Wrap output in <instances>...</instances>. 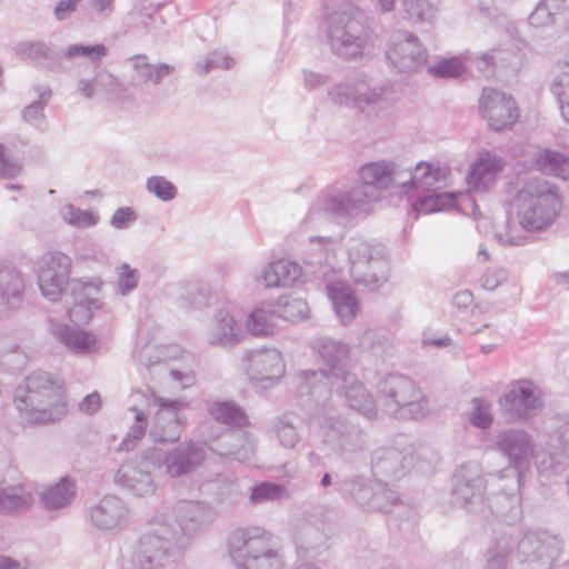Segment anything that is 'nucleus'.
<instances>
[{
  "mask_svg": "<svg viewBox=\"0 0 569 569\" xmlns=\"http://www.w3.org/2000/svg\"><path fill=\"white\" fill-rule=\"evenodd\" d=\"M407 170L391 160L366 163L359 169L361 184L349 190H331L318 197L311 206L305 224L320 227L330 217L356 218L368 212V206L380 199V192L400 187Z\"/></svg>",
  "mask_w": 569,
  "mask_h": 569,
  "instance_id": "f257e3e1",
  "label": "nucleus"
},
{
  "mask_svg": "<svg viewBox=\"0 0 569 569\" xmlns=\"http://www.w3.org/2000/svg\"><path fill=\"white\" fill-rule=\"evenodd\" d=\"M517 221L508 216L495 227V237L503 246L527 243V232H541L556 220L560 210L557 189L542 179L527 181L515 201Z\"/></svg>",
  "mask_w": 569,
  "mask_h": 569,
  "instance_id": "f03ea898",
  "label": "nucleus"
},
{
  "mask_svg": "<svg viewBox=\"0 0 569 569\" xmlns=\"http://www.w3.org/2000/svg\"><path fill=\"white\" fill-rule=\"evenodd\" d=\"M357 0H322L323 21L329 48L346 60L361 59L370 49L373 30Z\"/></svg>",
  "mask_w": 569,
  "mask_h": 569,
  "instance_id": "7ed1b4c3",
  "label": "nucleus"
},
{
  "mask_svg": "<svg viewBox=\"0 0 569 569\" xmlns=\"http://www.w3.org/2000/svg\"><path fill=\"white\" fill-rule=\"evenodd\" d=\"M14 402L22 419L30 423L54 421L64 409L61 387L43 371L31 373L16 389Z\"/></svg>",
  "mask_w": 569,
  "mask_h": 569,
  "instance_id": "20e7f679",
  "label": "nucleus"
},
{
  "mask_svg": "<svg viewBox=\"0 0 569 569\" xmlns=\"http://www.w3.org/2000/svg\"><path fill=\"white\" fill-rule=\"evenodd\" d=\"M312 348L323 366L320 370H303L297 375V388L300 396H309L316 402L325 400L330 393L328 382L348 373L345 366L350 356L349 345L329 337L317 338Z\"/></svg>",
  "mask_w": 569,
  "mask_h": 569,
  "instance_id": "39448f33",
  "label": "nucleus"
},
{
  "mask_svg": "<svg viewBox=\"0 0 569 569\" xmlns=\"http://www.w3.org/2000/svg\"><path fill=\"white\" fill-rule=\"evenodd\" d=\"M378 409L397 419L419 420L429 412V401L409 377L388 373L376 385Z\"/></svg>",
  "mask_w": 569,
  "mask_h": 569,
  "instance_id": "423d86ee",
  "label": "nucleus"
},
{
  "mask_svg": "<svg viewBox=\"0 0 569 569\" xmlns=\"http://www.w3.org/2000/svg\"><path fill=\"white\" fill-rule=\"evenodd\" d=\"M228 551L236 569H282L283 561L271 535L261 528H238L228 538Z\"/></svg>",
  "mask_w": 569,
  "mask_h": 569,
  "instance_id": "0eeeda50",
  "label": "nucleus"
},
{
  "mask_svg": "<svg viewBox=\"0 0 569 569\" xmlns=\"http://www.w3.org/2000/svg\"><path fill=\"white\" fill-rule=\"evenodd\" d=\"M187 546L174 527L164 519L157 517L149 529L141 536L133 563L140 569H156L174 562Z\"/></svg>",
  "mask_w": 569,
  "mask_h": 569,
  "instance_id": "6e6552de",
  "label": "nucleus"
},
{
  "mask_svg": "<svg viewBox=\"0 0 569 569\" xmlns=\"http://www.w3.org/2000/svg\"><path fill=\"white\" fill-rule=\"evenodd\" d=\"M107 53L108 49L102 43L93 46L73 43L68 46L63 52V59L69 61L82 59L93 68L94 76L92 79L80 77L78 80V90L86 99H92L98 94L120 99L126 91L124 86L116 76L107 69L100 68V62Z\"/></svg>",
  "mask_w": 569,
  "mask_h": 569,
  "instance_id": "1a4fd4ad",
  "label": "nucleus"
},
{
  "mask_svg": "<svg viewBox=\"0 0 569 569\" xmlns=\"http://www.w3.org/2000/svg\"><path fill=\"white\" fill-rule=\"evenodd\" d=\"M348 256L350 273L356 283L377 290L387 282L388 254L382 243L353 238L348 246Z\"/></svg>",
  "mask_w": 569,
  "mask_h": 569,
  "instance_id": "9d476101",
  "label": "nucleus"
},
{
  "mask_svg": "<svg viewBox=\"0 0 569 569\" xmlns=\"http://www.w3.org/2000/svg\"><path fill=\"white\" fill-rule=\"evenodd\" d=\"M500 405L508 420L527 422L543 409L545 393L532 380L519 379L510 382Z\"/></svg>",
  "mask_w": 569,
  "mask_h": 569,
  "instance_id": "9b49d317",
  "label": "nucleus"
},
{
  "mask_svg": "<svg viewBox=\"0 0 569 569\" xmlns=\"http://www.w3.org/2000/svg\"><path fill=\"white\" fill-rule=\"evenodd\" d=\"M72 261L60 251L44 252L34 264V274L41 295L51 302L61 299L69 284Z\"/></svg>",
  "mask_w": 569,
  "mask_h": 569,
  "instance_id": "f8f14e48",
  "label": "nucleus"
},
{
  "mask_svg": "<svg viewBox=\"0 0 569 569\" xmlns=\"http://www.w3.org/2000/svg\"><path fill=\"white\" fill-rule=\"evenodd\" d=\"M153 462L161 473L171 478H180L193 473L207 459V446L201 441H183L174 448L162 451L151 449Z\"/></svg>",
  "mask_w": 569,
  "mask_h": 569,
  "instance_id": "ddd939ff",
  "label": "nucleus"
},
{
  "mask_svg": "<svg viewBox=\"0 0 569 569\" xmlns=\"http://www.w3.org/2000/svg\"><path fill=\"white\" fill-rule=\"evenodd\" d=\"M241 363L254 386L264 390L276 386L286 373L282 355L276 348L247 350Z\"/></svg>",
  "mask_w": 569,
  "mask_h": 569,
  "instance_id": "4468645a",
  "label": "nucleus"
},
{
  "mask_svg": "<svg viewBox=\"0 0 569 569\" xmlns=\"http://www.w3.org/2000/svg\"><path fill=\"white\" fill-rule=\"evenodd\" d=\"M161 475L160 468L153 462L151 449L123 463L114 476L116 482L138 497L152 495L156 490V478Z\"/></svg>",
  "mask_w": 569,
  "mask_h": 569,
  "instance_id": "2eb2a0df",
  "label": "nucleus"
},
{
  "mask_svg": "<svg viewBox=\"0 0 569 569\" xmlns=\"http://www.w3.org/2000/svg\"><path fill=\"white\" fill-rule=\"evenodd\" d=\"M322 441L341 453H353L361 450L366 443L361 429L347 419L333 415L332 410L323 408L318 417Z\"/></svg>",
  "mask_w": 569,
  "mask_h": 569,
  "instance_id": "dca6fc26",
  "label": "nucleus"
},
{
  "mask_svg": "<svg viewBox=\"0 0 569 569\" xmlns=\"http://www.w3.org/2000/svg\"><path fill=\"white\" fill-rule=\"evenodd\" d=\"M515 541L516 557L530 569H550L561 550L560 540L548 532H528Z\"/></svg>",
  "mask_w": 569,
  "mask_h": 569,
  "instance_id": "f3484780",
  "label": "nucleus"
},
{
  "mask_svg": "<svg viewBox=\"0 0 569 569\" xmlns=\"http://www.w3.org/2000/svg\"><path fill=\"white\" fill-rule=\"evenodd\" d=\"M152 405L158 409L150 428L151 438L159 443L177 441L184 428L186 417L182 410L188 403L183 399H164L152 395Z\"/></svg>",
  "mask_w": 569,
  "mask_h": 569,
  "instance_id": "a211bd4d",
  "label": "nucleus"
},
{
  "mask_svg": "<svg viewBox=\"0 0 569 569\" xmlns=\"http://www.w3.org/2000/svg\"><path fill=\"white\" fill-rule=\"evenodd\" d=\"M486 479L477 463H466L453 475L452 496L455 503L472 512L483 509Z\"/></svg>",
  "mask_w": 569,
  "mask_h": 569,
  "instance_id": "6ab92c4d",
  "label": "nucleus"
},
{
  "mask_svg": "<svg viewBox=\"0 0 569 569\" xmlns=\"http://www.w3.org/2000/svg\"><path fill=\"white\" fill-rule=\"evenodd\" d=\"M388 61L399 72H411L427 62L428 53L417 36L399 30L390 37L386 52Z\"/></svg>",
  "mask_w": 569,
  "mask_h": 569,
  "instance_id": "aec40b11",
  "label": "nucleus"
},
{
  "mask_svg": "<svg viewBox=\"0 0 569 569\" xmlns=\"http://www.w3.org/2000/svg\"><path fill=\"white\" fill-rule=\"evenodd\" d=\"M482 118L495 131L510 129L519 119L515 99L493 88H485L479 99Z\"/></svg>",
  "mask_w": 569,
  "mask_h": 569,
  "instance_id": "412c9836",
  "label": "nucleus"
},
{
  "mask_svg": "<svg viewBox=\"0 0 569 569\" xmlns=\"http://www.w3.org/2000/svg\"><path fill=\"white\" fill-rule=\"evenodd\" d=\"M496 446L518 470L527 467L535 455L532 437L520 428L499 431L496 436Z\"/></svg>",
  "mask_w": 569,
  "mask_h": 569,
  "instance_id": "4be33fe9",
  "label": "nucleus"
},
{
  "mask_svg": "<svg viewBox=\"0 0 569 569\" xmlns=\"http://www.w3.org/2000/svg\"><path fill=\"white\" fill-rule=\"evenodd\" d=\"M449 170L433 162L420 161L412 170H407L401 189L405 193L442 189L447 186Z\"/></svg>",
  "mask_w": 569,
  "mask_h": 569,
  "instance_id": "5701e85b",
  "label": "nucleus"
},
{
  "mask_svg": "<svg viewBox=\"0 0 569 569\" xmlns=\"http://www.w3.org/2000/svg\"><path fill=\"white\" fill-rule=\"evenodd\" d=\"M128 508L117 496L107 495L89 509L92 526L101 531H114L128 521Z\"/></svg>",
  "mask_w": 569,
  "mask_h": 569,
  "instance_id": "b1692460",
  "label": "nucleus"
},
{
  "mask_svg": "<svg viewBox=\"0 0 569 569\" xmlns=\"http://www.w3.org/2000/svg\"><path fill=\"white\" fill-rule=\"evenodd\" d=\"M244 336L242 326L226 309L218 310L207 329V342L212 347L230 349Z\"/></svg>",
  "mask_w": 569,
  "mask_h": 569,
  "instance_id": "393cba45",
  "label": "nucleus"
},
{
  "mask_svg": "<svg viewBox=\"0 0 569 569\" xmlns=\"http://www.w3.org/2000/svg\"><path fill=\"white\" fill-rule=\"evenodd\" d=\"M177 522L183 535L192 537L212 523L214 509L201 501H181L176 507Z\"/></svg>",
  "mask_w": 569,
  "mask_h": 569,
  "instance_id": "a878e982",
  "label": "nucleus"
},
{
  "mask_svg": "<svg viewBox=\"0 0 569 569\" xmlns=\"http://www.w3.org/2000/svg\"><path fill=\"white\" fill-rule=\"evenodd\" d=\"M505 167L502 158L490 151H482L471 164L468 173L469 188L477 192L490 189Z\"/></svg>",
  "mask_w": 569,
  "mask_h": 569,
  "instance_id": "bb28decb",
  "label": "nucleus"
},
{
  "mask_svg": "<svg viewBox=\"0 0 569 569\" xmlns=\"http://www.w3.org/2000/svg\"><path fill=\"white\" fill-rule=\"evenodd\" d=\"M340 383L348 406L361 413L369 420L378 418V401L367 391L365 386L351 373H342L340 379L335 380Z\"/></svg>",
  "mask_w": 569,
  "mask_h": 569,
  "instance_id": "cd10ccee",
  "label": "nucleus"
},
{
  "mask_svg": "<svg viewBox=\"0 0 569 569\" xmlns=\"http://www.w3.org/2000/svg\"><path fill=\"white\" fill-rule=\"evenodd\" d=\"M302 276V268L295 261L279 259L266 264L256 277L257 284L264 289L288 288Z\"/></svg>",
  "mask_w": 569,
  "mask_h": 569,
  "instance_id": "c85d7f7f",
  "label": "nucleus"
},
{
  "mask_svg": "<svg viewBox=\"0 0 569 569\" xmlns=\"http://www.w3.org/2000/svg\"><path fill=\"white\" fill-rule=\"evenodd\" d=\"M52 335L66 349L74 355H91L100 350L98 338L86 330L69 325H57Z\"/></svg>",
  "mask_w": 569,
  "mask_h": 569,
  "instance_id": "c756f323",
  "label": "nucleus"
},
{
  "mask_svg": "<svg viewBox=\"0 0 569 569\" xmlns=\"http://www.w3.org/2000/svg\"><path fill=\"white\" fill-rule=\"evenodd\" d=\"M16 54L33 62L39 68L58 72L62 70L61 56L53 46L44 41H22L14 47Z\"/></svg>",
  "mask_w": 569,
  "mask_h": 569,
  "instance_id": "7c9ffc66",
  "label": "nucleus"
},
{
  "mask_svg": "<svg viewBox=\"0 0 569 569\" xmlns=\"http://www.w3.org/2000/svg\"><path fill=\"white\" fill-rule=\"evenodd\" d=\"M128 61L132 64V79L137 84H159L174 72V67L169 63H150L146 54L132 56Z\"/></svg>",
  "mask_w": 569,
  "mask_h": 569,
  "instance_id": "2f4dec72",
  "label": "nucleus"
},
{
  "mask_svg": "<svg viewBox=\"0 0 569 569\" xmlns=\"http://www.w3.org/2000/svg\"><path fill=\"white\" fill-rule=\"evenodd\" d=\"M32 493L24 485L0 482V513L26 511L32 506Z\"/></svg>",
  "mask_w": 569,
  "mask_h": 569,
  "instance_id": "473e14b6",
  "label": "nucleus"
},
{
  "mask_svg": "<svg viewBox=\"0 0 569 569\" xmlns=\"http://www.w3.org/2000/svg\"><path fill=\"white\" fill-rule=\"evenodd\" d=\"M327 290L341 322H351L359 312V301L352 290L342 282H332Z\"/></svg>",
  "mask_w": 569,
  "mask_h": 569,
  "instance_id": "72a5a7b5",
  "label": "nucleus"
},
{
  "mask_svg": "<svg viewBox=\"0 0 569 569\" xmlns=\"http://www.w3.org/2000/svg\"><path fill=\"white\" fill-rule=\"evenodd\" d=\"M23 274L13 268L0 269V305L8 309L17 308L24 292Z\"/></svg>",
  "mask_w": 569,
  "mask_h": 569,
  "instance_id": "f704fd0d",
  "label": "nucleus"
},
{
  "mask_svg": "<svg viewBox=\"0 0 569 569\" xmlns=\"http://www.w3.org/2000/svg\"><path fill=\"white\" fill-rule=\"evenodd\" d=\"M408 459L397 449L379 450L372 459V469L376 475L398 479L403 476Z\"/></svg>",
  "mask_w": 569,
  "mask_h": 569,
  "instance_id": "c9c22d12",
  "label": "nucleus"
},
{
  "mask_svg": "<svg viewBox=\"0 0 569 569\" xmlns=\"http://www.w3.org/2000/svg\"><path fill=\"white\" fill-rule=\"evenodd\" d=\"M300 418L293 412H284L272 421V432L278 442L287 449L295 448L301 440Z\"/></svg>",
  "mask_w": 569,
  "mask_h": 569,
  "instance_id": "e433bc0d",
  "label": "nucleus"
},
{
  "mask_svg": "<svg viewBox=\"0 0 569 569\" xmlns=\"http://www.w3.org/2000/svg\"><path fill=\"white\" fill-rule=\"evenodd\" d=\"M76 493V485L69 478H62L41 493V503L47 510H58L69 506Z\"/></svg>",
  "mask_w": 569,
  "mask_h": 569,
  "instance_id": "4c0bfd02",
  "label": "nucleus"
},
{
  "mask_svg": "<svg viewBox=\"0 0 569 569\" xmlns=\"http://www.w3.org/2000/svg\"><path fill=\"white\" fill-rule=\"evenodd\" d=\"M441 189H431L430 191L415 192L416 201L412 203L413 210L418 214H428L446 210L453 206L455 196L450 192H440Z\"/></svg>",
  "mask_w": 569,
  "mask_h": 569,
  "instance_id": "58836bf2",
  "label": "nucleus"
},
{
  "mask_svg": "<svg viewBox=\"0 0 569 569\" xmlns=\"http://www.w3.org/2000/svg\"><path fill=\"white\" fill-rule=\"evenodd\" d=\"M90 289H92L91 286H83L82 292L76 293L74 303L68 311L70 321L76 325L88 323L93 313L101 308V303L97 298L88 296L87 291Z\"/></svg>",
  "mask_w": 569,
  "mask_h": 569,
  "instance_id": "ea45409f",
  "label": "nucleus"
},
{
  "mask_svg": "<svg viewBox=\"0 0 569 569\" xmlns=\"http://www.w3.org/2000/svg\"><path fill=\"white\" fill-rule=\"evenodd\" d=\"M209 416L217 422L242 427L247 423V417L243 410L231 401H213L208 405Z\"/></svg>",
  "mask_w": 569,
  "mask_h": 569,
  "instance_id": "a19ab883",
  "label": "nucleus"
},
{
  "mask_svg": "<svg viewBox=\"0 0 569 569\" xmlns=\"http://www.w3.org/2000/svg\"><path fill=\"white\" fill-rule=\"evenodd\" d=\"M533 164L541 172L563 179L569 176V160L559 152L543 150L533 157Z\"/></svg>",
  "mask_w": 569,
  "mask_h": 569,
  "instance_id": "79ce46f5",
  "label": "nucleus"
},
{
  "mask_svg": "<svg viewBox=\"0 0 569 569\" xmlns=\"http://www.w3.org/2000/svg\"><path fill=\"white\" fill-rule=\"evenodd\" d=\"M407 18L416 23H431L438 13L439 0H401Z\"/></svg>",
  "mask_w": 569,
  "mask_h": 569,
  "instance_id": "37998d69",
  "label": "nucleus"
},
{
  "mask_svg": "<svg viewBox=\"0 0 569 569\" xmlns=\"http://www.w3.org/2000/svg\"><path fill=\"white\" fill-rule=\"evenodd\" d=\"M359 84V73L349 76L345 80L331 86L327 96L330 101L337 106H357V93Z\"/></svg>",
  "mask_w": 569,
  "mask_h": 569,
  "instance_id": "c03bdc74",
  "label": "nucleus"
},
{
  "mask_svg": "<svg viewBox=\"0 0 569 569\" xmlns=\"http://www.w3.org/2000/svg\"><path fill=\"white\" fill-rule=\"evenodd\" d=\"M288 498L289 491L283 485L262 481L251 487L249 502L252 505H264Z\"/></svg>",
  "mask_w": 569,
  "mask_h": 569,
  "instance_id": "a18cd8bd",
  "label": "nucleus"
},
{
  "mask_svg": "<svg viewBox=\"0 0 569 569\" xmlns=\"http://www.w3.org/2000/svg\"><path fill=\"white\" fill-rule=\"evenodd\" d=\"M513 550V538L510 535H502L488 549L483 569H507L509 556Z\"/></svg>",
  "mask_w": 569,
  "mask_h": 569,
  "instance_id": "49530a36",
  "label": "nucleus"
},
{
  "mask_svg": "<svg viewBox=\"0 0 569 569\" xmlns=\"http://www.w3.org/2000/svg\"><path fill=\"white\" fill-rule=\"evenodd\" d=\"M229 438L230 448L221 453L230 460L247 461L254 452V441L246 432H230L227 435Z\"/></svg>",
  "mask_w": 569,
  "mask_h": 569,
  "instance_id": "de8ad7c7",
  "label": "nucleus"
},
{
  "mask_svg": "<svg viewBox=\"0 0 569 569\" xmlns=\"http://www.w3.org/2000/svg\"><path fill=\"white\" fill-rule=\"evenodd\" d=\"M376 482L362 478L346 480L341 490L348 493L359 506L370 510L375 496Z\"/></svg>",
  "mask_w": 569,
  "mask_h": 569,
  "instance_id": "09e8293b",
  "label": "nucleus"
},
{
  "mask_svg": "<svg viewBox=\"0 0 569 569\" xmlns=\"http://www.w3.org/2000/svg\"><path fill=\"white\" fill-rule=\"evenodd\" d=\"M388 87L382 83H370L365 74L359 73L357 106H372L379 103L386 94Z\"/></svg>",
  "mask_w": 569,
  "mask_h": 569,
  "instance_id": "8fccbe9b",
  "label": "nucleus"
},
{
  "mask_svg": "<svg viewBox=\"0 0 569 569\" xmlns=\"http://www.w3.org/2000/svg\"><path fill=\"white\" fill-rule=\"evenodd\" d=\"M563 0H540L529 16V23L539 28L555 22V16L562 9Z\"/></svg>",
  "mask_w": 569,
  "mask_h": 569,
  "instance_id": "3c124183",
  "label": "nucleus"
},
{
  "mask_svg": "<svg viewBox=\"0 0 569 569\" xmlns=\"http://www.w3.org/2000/svg\"><path fill=\"white\" fill-rule=\"evenodd\" d=\"M327 540L323 531L316 528L312 523H302L296 535V543L298 548L306 552L313 551L322 546Z\"/></svg>",
  "mask_w": 569,
  "mask_h": 569,
  "instance_id": "603ef678",
  "label": "nucleus"
},
{
  "mask_svg": "<svg viewBox=\"0 0 569 569\" xmlns=\"http://www.w3.org/2000/svg\"><path fill=\"white\" fill-rule=\"evenodd\" d=\"M146 190L161 201H171L178 194L177 187L163 176H151L146 181Z\"/></svg>",
  "mask_w": 569,
  "mask_h": 569,
  "instance_id": "864d4df0",
  "label": "nucleus"
},
{
  "mask_svg": "<svg viewBox=\"0 0 569 569\" xmlns=\"http://www.w3.org/2000/svg\"><path fill=\"white\" fill-rule=\"evenodd\" d=\"M136 412L134 421L129 428L126 438L122 440L120 448L122 450H131L136 447L137 442L143 438L148 427L147 416L143 411L131 408Z\"/></svg>",
  "mask_w": 569,
  "mask_h": 569,
  "instance_id": "5fc2aeb1",
  "label": "nucleus"
},
{
  "mask_svg": "<svg viewBox=\"0 0 569 569\" xmlns=\"http://www.w3.org/2000/svg\"><path fill=\"white\" fill-rule=\"evenodd\" d=\"M279 316L288 321L298 322L307 318L309 308L301 298H288L278 305Z\"/></svg>",
  "mask_w": 569,
  "mask_h": 569,
  "instance_id": "6e6d98bb",
  "label": "nucleus"
},
{
  "mask_svg": "<svg viewBox=\"0 0 569 569\" xmlns=\"http://www.w3.org/2000/svg\"><path fill=\"white\" fill-rule=\"evenodd\" d=\"M63 220L77 228L92 227L98 222V216L88 210H81L73 204L64 206L61 210Z\"/></svg>",
  "mask_w": 569,
  "mask_h": 569,
  "instance_id": "4d7b16f0",
  "label": "nucleus"
},
{
  "mask_svg": "<svg viewBox=\"0 0 569 569\" xmlns=\"http://www.w3.org/2000/svg\"><path fill=\"white\" fill-rule=\"evenodd\" d=\"M272 319V313L263 309H256L249 315L247 327L254 336H268L274 329Z\"/></svg>",
  "mask_w": 569,
  "mask_h": 569,
  "instance_id": "13d9d810",
  "label": "nucleus"
},
{
  "mask_svg": "<svg viewBox=\"0 0 569 569\" xmlns=\"http://www.w3.org/2000/svg\"><path fill=\"white\" fill-rule=\"evenodd\" d=\"M491 405L483 399H473L469 421L475 427L486 429L492 423Z\"/></svg>",
  "mask_w": 569,
  "mask_h": 569,
  "instance_id": "bf43d9fd",
  "label": "nucleus"
},
{
  "mask_svg": "<svg viewBox=\"0 0 569 569\" xmlns=\"http://www.w3.org/2000/svg\"><path fill=\"white\" fill-rule=\"evenodd\" d=\"M234 66V59L222 52L209 53L203 61L196 64V71L199 74H206L213 69L229 70Z\"/></svg>",
  "mask_w": 569,
  "mask_h": 569,
  "instance_id": "052dcab7",
  "label": "nucleus"
},
{
  "mask_svg": "<svg viewBox=\"0 0 569 569\" xmlns=\"http://www.w3.org/2000/svg\"><path fill=\"white\" fill-rule=\"evenodd\" d=\"M139 282L138 270L131 268L129 263H122L118 268L117 290L121 296L132 292Z\"/></svg>",
  "mask_w": 569,
  "mask_h": 569,
  "instance_id": "680f3d73",
  "label": "nucleus"
},
{
  "mask_svg": "<svg viewBox=\"0 0 569 569\" xmlns=\"http://www.w3.org/2000/svg\"><path fill=\"white\" fill-rule=\"evenodd\" d=\"M429 72L440 78H456L465 72V64L459 58L442 59L430 66Z\"/></svg>",
  "mask_w": 569,
  "mask_h": 569,
  "instance_id": "e2e57ef3",
  "label": "nucleus"
},
{
  "mask_svg": "<svg viewBox=\"0 0 569 569\" xmlns=\"http://www.w3.org/2000/svg\"><path fill=\"white\" fill-rule=\"evenodd\" d=\"M398 495L381 482H376L375 496L370 510L388 512L398 501Z\"/></svg>",
  "mask_w": 569,
  "mask_h": 569,
  "instance_id": "0e129e2a",
  "label": "nucleus"
},
{
  "mask_svg": "<svg viewBox=\"0 0 569 569\" xmlns=\"http://www.w3.org/2000/svg\"><path fill=\"white\" fill-rule=\"evenodd\" d=\"M22 164L18 158L9 153L7 148L0 143V178L11 180L20 176Z\"/></svg>",
  "mask_w": 569,
  "mask_h": 569,
  "instance_id": "69168bd1",
  "label": "nucleus"
},
{
  "mask_svg": "<svg viewBox=\"0 0 569 569\" xmlns=\"http://www.w3.org/2000/svg\"><path fill=\"white\" fill-rule=\"evenodd\" d=\"M44 102L33 101L27 106L22 111V118L26 122L34 128H41L44 124Z\"/></svg>",
  "mask_w": 569,
  "mask_h": 569,
  "instance_id": "338daca9",
  "label": "nucleus"
},
{
  "mask_svg": "<svg viewBox=\"0 0 569 569\" xmlns=\"http://www.w3.org/2000/svg\"><path fill=\"white\" fill-rule=\"evenodd\" d=\"M383 345H390L389 341L381 337L377 330L367 329L362 332L359 338V346L363 349H371L375 352H378Z\"/></svg>",
  "mask_w": 569,
  "mask_h": 569,
  "instance_id": "774afa93",
  "label": "nucleus"
}]
</instances>
